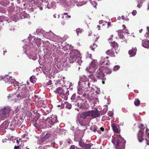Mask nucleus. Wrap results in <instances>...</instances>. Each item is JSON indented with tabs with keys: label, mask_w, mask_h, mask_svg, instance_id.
<instances>
[{
	"label": "nucleus",
	"mask_w": 149,
	"mask_h": 149,
	"mask_svg": "<svg viewBox=\"0 0 149 149\" xmlns=\"http://www.w3.org/2000/svg\"><path fill=\"white\" fill-rule=\"evenodd\" d=\"M112 141L115 146L116 149H124L125 141L120 135L113 137Z\"/></svg>",
	"instance_id": "1"
},
{
	"label": "nucleus",
	"mask_w": 149,
	"mask_h": 149,
	"mask_svg": "<svg viewBox=\"0 0 149 149\" xmlns=\"http://www.w3.org/2000/svg\"><path fill=\"white\" fill-rule=\"evenodd\" d=\"M70 62L73 63L76 61L79 65H80L82 62L80 57L79 52L77 50H72L70 54Z\"/></svg>",
	"instance_id": "2"
},
{
	"label": "nucleus",
	"mask_w": 149,
	"mask_h": 149,
	"mask_svg": "<svg viewBox=\"0 0 149 149\" xmlns=\"http://www.w3.org/2000/svg\"><path fill=\"white\" fill-rule=\"evenodd\" d=\"M90 83L89 82L87 83L86 86H79L78 85L77 89L78 94L80 95L83 94V96L84 97L86 96V94L88 95L89 92H90Z\"/></svg>",
	"instance_id": "3"
},
{
	"label": "nucleus",
	"mask_w": 149,
	"mask_h": 149,
	"mask_svg": "<svg viewBox=\"0 0 149 149\" xmlns=\"http://www.w3.org/2000/svg\"><path fill=\"white\" fill-rule=\"evenodd\" d=\"M11 110L10 107L6 106L2 108L0 111V121L8 117Z\"/></svg>",
	"instance_id": "4"
},
{
	"label": "nucleus",
	"mask_w": 149,
	"mask_h": 149,
	"mask_svg": "<svg viewBox=\"0 0 149 149\" xmlns=\"http://www.w3.org/2000/svg\"><path fill=\"white\" fill-rule=\"evenodd\" d=\"M67 89H63L61 87L58 88L55 91H54L56 93H58L60 96L66 100L68 99L67 96L69 94V91H67Z\"/></svg>",
	"instance_id": "5"
},
{
	"label": "nucleus",
	"mask_w": 149,
	"mask_h": 149,
	"mask_svg": "<svg viewBox=\"0 0 149 149\" xmlns=\"http://www.w3.org/2000/svg\"><path fill=\"white\" fill-rule=\"evenodd\" d=\"M98 111L97 110H91L85 112L81 115V117L83 119L85 118L87 116H91L93 118L98 116Z\"/></svg>",
	"instance_id": "6"
},
{
	"label": "nucleus",
	"mask_w": 149,
	"mask_h": 149,
	"mask_svg": "<svg viewBox=\"0 0 149 149\" xmlns=\"http://www.w3.org/2000/svg\"><path fill=\"white\" fill-rule=\"evenodd\" d=\"M57 119L56 115H52L50 117H48L45 120V124L47 127H50L57 122Z\"/></svg>",
	"instance_id": "7"
},
{
	"label": "nucleus",
	"mask_w": 149,
	"mask_h": 149,
	"mask_svg": "<svg viewBox=\"0 0 149 149\" xmlns=\"http://www.w3.org/2000/svg\"><path fill=\"white\" fill-rule=\"evenodd\" d=\"M3 80L5 81L6 82H8V83L10 84H11V86H13L15 89H16L17 87L18 88L19 87L18 86V83L16 81L15 79H13V78L11 77H9L7 76H6V77H4L3 78Z\"/></svg>",
	"instance_id": "8"
},
{
	"label": "nucleus",
	"mask_w": 149,
	"mask_h": 149,
	"mask_svg": "<svg viewBox=\"0 0 149 149\" xmlns=\"http://www.w3.org/2000/svg\"><path fill=\"white\" fill-rule=\"evenodd\" d=\"M28 92L29 91L26 88H24L19 93H17V99L18 100L26 98L28 95Z\"/></svg>",
	"instance_id": "9"
},
{
	"label": "nucleus",
	"mask_w": 149,
	"mask_h": 149,
	"mask_svg": "<svg viewBox=\"0 0 149 149\" xmlns=\"http://www.w3.org/2000/svg\"><path fill=\"white\" fill-rule=\"evenodd\" d=\"M97 64L96 60H93L90 66L88 67H87L86 70L89 73L93 72L96 68Z\"/></svg>",
	"instance_id": "10"
},
{
	"label": "nucleus",
	"mask_w": 149,
	"mask_h": 149,
	"mask_svg": "<svg viewBox=\"0 0 149 149\" xmlns=\"http://www.w3.org/2000/svg\"><path fill=\"white\" fill-rule=\"evenodd\" d=\"M105 68L103 67H100L97 70L96 72V76L99 79H102L104 80L105 79L104 77V70ZM105 79H104V80Z\"/></svg>",
	"instance_id": "11"
},
{
	"label": "nucleus",
	"mask_w": 149,
	"mask_h": 149,
	"mask_svg": "<svg viewBox=\"0 0 149 149\" xmlns=\"http://www.w3.org/2000/svg\"><path fill=\"white\" fill-rule=\"evenodd\" d=\"M43 36L46 38L51 39L54 41L57 40L56 38L57 36L51 32H45V33H44Z\"/></svg>",
	"instance_id": "12"
},
{
	"label": "nucleus",
	"mask_w": 149,
	"mask_h": 149,
	"mask_svg": "<svg viewBox=\"0 0 149 149\" xmlns=\"http://www.w3.org/2000/svg\"><path fill=\"white\" fill-rule=\"evenodd\" d=\"M79 144L84 149H94L93 144L91 143L87 144L83 142L82 140H81L79 141Z\"/></svg>",
	"instance_id": "13"
},
{
	"label": "nucleus",
	"mask_w": 149,
	"mask_h": 149,
	"mask_svg": "<svg viewBox=\"0 0 149 149\" xmlns=\"http://www.w3.org/2000/svg\"><path fill=\"white\" fill-rule=\"evenodd\" d=\"M88 81V78L85 75H83L80 78V81L78 82L79 86H86Z\"/></svg>",
	"instance_id": "14"
},
{
	"label": "nucleus",
	"mask_w": 149,
	"mask_h": 149,
	"mask_svg": "<svg viewBox=\"0 0 149 149\" xmlns=\"http://www.w3.org/2000/svg\"><path fill=\"white\" fill-rule=\"evenodd\" d=\"M31 41H33V42H35L36 43L38 46L40 45L41 44V39L39 38H37L35 39L34 37L31 38V39L29 41L30 43H32Z\"/></svg>",
	"instance_id": "15"
},
{
	"label": "nucleus",
	"mask_w": 149,
	"mask_h": 149,
	"mask_svg": "<svg viewBox=\"0 0 149 149\" xmlns=\"http://www.w3.org/2000/svg\"><path fill=\"white\" fill-rule=\"evenodd\" d=\"M143 130L142 129H141L139 131V133L138 134V138L140 142H141L142 141L144 140V139L143 138Z\"/></svg>",
	"instance_id": "16"
},
{
	"label": "nucleus",
	"mask_w": 149,
	"mask_h": 149,
	"mask_svg": "<svg viewBox=\"0 0 149 149\" xmlns=\"http://www.w3.org/2000/svg\"><path fill=\"white\" fill-rule=\"evenodd\" d=\"M8 98L9 99H10L11 100L17 102L18 99H17V95L16 93L15 94H11L9 95L8 96Z\"/></svg>",
	"instance_id": "17"
},
{
	"label": "nucleus",
	"mask_w": 149,
	"mask_h": 149,
	"mask_svg": "<svg viewBox=\"0 0 149 149\" xmlns=\"http://www.w3.org/2000/svg\"><path fill=\"white\" fill-rule=\"evenodd\" d=\"M142 46L145 48H149V40L145 39L142 41Z\"/></svg>",
	"instance_id": "18"
},
{
	"label": "nucleus",
	"mask_w": 149,
	"mask_h": 149,
	"mask_svg": "<svg viewBox=\"0 0 149 149\" xmlns=\"http://www.w3.org/2000/svg\"><path fill=\"white\" fill-rule=\"evenodd\" d=\"M111 126L112 129L114 132L118 133L120 130L118 129V127L117 126L115 123H113L111 124Z\"/></svg>",
	"instance_id": "19"
},
{
	"label": "nucleus",
	"mask_w": 149,
	"mask_h": 149,
	"mask_svg": "<svg viewBox=\"0 0 149 149\" xmlns=\"http://www.w3.org/2000/svg\"><path fill=\"white\" fill-rule=\"evenodd\" d=\"M109 57L108 56H107L106 58H102L101 62L104 65L105 64L106 65H109L110 64L108 60H106V59H107Z\"/></svg>",
	"instance_id": "20"
},
{
	"label": "nucleus",
	"mask_w": 149,
	"mask_h": 149,
	"mask_svg": "<svg viewBox=\"0 0 149 149\" xmlns=\"http://www.w3.org/2000/svg\"><path fill=\"white\" fill-rule=\"evenodd\" d=\"M17 121L15 120H13L11 122L10 124V126L13 127H17L19 126V125L17 124Z\"/></svg>",
	"instance_id": "21"
},
{
	"label": "nucleus",
	"mask_w": 149,
	"mask_h": 149,
	"mask_svg": "<svg viewBox=\"0 0 149 149\" xmlns=\"http://www.w3.org/2000/svg\"><path fill=\"white\" fill-rule=\"evenodd\" d=\"M49 134L47 133L46 135L42 139V141L43 143H45L46 141H48V138L50 136Z\"/></svg>",
	"instance_id": "22"
},
{
	"label": "nucleus",
	"mask_w": 149,
	"mask_h": 149,
	"mask_svg": "<svg viewBox=\"0 0 149 149\" xmlns=\"http://www.w3.org/2000/svg\"><path fill=\"white\" fill-rule=\"evenodd\" d=\"M136 48H133L129 51V54L131 56H134L136 54Z\"/></svg>",
	"instance_id": "23"
},
{
	"label": "nucleus",
	"mask_w": 149,
	"mask_h": 149,
	"mask_svg": "<svg viewBox=\"0 0 149 149\" xmlns=\"http://www.w3.org/2000/svg\"><path fill=\"white\" fill-rule=\"evenodd\" d=\"M29 58L32 59L33 60H36L37 58V57L36 54L34 53H32L29 54Z\"/></svg>",
	"instance_id": "24"
},
{
	"label": "nucleus",
	"mask_w": 149,
	"mask_h": 149,
	"mask_svg": "<svg viewBox=\"0 0 149 149\" xmlns=\"http://www.w3.org/2000/svg\"><path fill=\"white\" fill-rule=\"evenodd\" d=\"M146 136H145V139L147 142V144L148 145H149V133H148V131H149V129H148V128H146Z\"/></svg>",
	"instance_id": "25"
},
{
	"label": "nucleus",
	"mask_w": 149,
	"mask_h": 149,
	"mask_svg": "<svg viewBox=\"0 0 149 149\" xmlns=\"http://www.w3.org/2000/svg\"><path fill=\"white\" fill-rule=\"evenodd\" d=\"M94 132L95 131H97V133L100 134H102L101 131H103L104 130V128L103 127H101L100 129V130H97V127L96 126H94Z\"/></svg>",
	"instance_id": "26"
},
{
	"label": "nucleus",
	"mask_w": 149,
	"mask_h": 149,
	"mask_svg": "<svg viewBox=\"0 0 149 149\" xmlns=\"http://www.w3.org/2000/svg\"><path fill=\"white\" fill-rule=\"evenodd\" d=\"M111 45L115 50L117 49L118 45L117 43L113 41L111 43Z\"/></svg>",
	"instance_id": "27"
},
{
	"label": "nucleus",
	"mask_w": 149,
	"mask_h": 149,
	"mask_svg": "<svg viewBox=\"0 0 149 149\" xmlns=\"http://www.w3.org/2000/svg\"><path fill=\"white\" fill-rule=\"evenodd\" d=\"M45 32L43 30L41 29H38L36 30V32L37 34L38 35L42 34L43 36Z\"/></svg>",
	"instance_id": "28"
},
{
	"label": "nucleus",
	"mask_w": 149,
	"mask_h": 149,
	"mask_svg": "<svg viewBox=\"0 0 149 149\" xmlns=\"http://www.w3.org/2000/svg\"><path fill=\"white\" fill-rule=\"evenodd\" d=\"M107 54L110 55L111 56H114L113 52V50H108L107 52Z\"/></svg>",
	"instance_id": "29"
},
{
	"label": "nucleus",
	"mask_w": 149,
	"mask_h": 149,
	"mask_svg": "<svg viewBox=\"0 0 149 149\" xmlns=\"http://www.w3.org/2000/svg\"><path fill=\"white\" fill-rule=\"evenodd\" d=\"M89 77L90 78V79H92L93 80V82H95L96 81V80L95 78L94 77L93 75L92 74H91L89 75Z\"/></svg>",
	"instance_id": "30"
},
{
	"label": "nucleus",
	"mask_w": 149,
	"mask_h": 149,
	"mask_svg": "<svg viewBox=\"0 0 149 149\" xmlns=\"http://www.w3.org/2000/svg\"><path fill=\"white\" fill-rule=\"evenodd\" d=\"M134 104L136 106H139L140 104V101L137 99H135L134 102Z\"/></svg>",
	"instance_id": "31"
},
{
	"label": "nucleus",
	"mask_w": 149,
	"mask_h": 149,
	"mask_svg": "<svg viewBox=\"0 0 149 149\" xmlns=\"http://www.w3.org/2000/svg\"><path fill=\"white\" fill-rule=\"evenodd\" d=\"M83 31V29L80 28H78L76 29V32L77 35H78L79 34L81 33Z\"/></svg>",
	"instance_id": "32"
},
{
	"label": "nucleus",
	"mask_w": 149,
	"mask_h": 149,
	"mask_svg": "<svg viewBox=\"0 0 149 149\" xmlns=\"http://www.w3.org/2000/svg\"><path fill=\"white\" fill-rule=\"evenodd\" d=\"M147 32L145 34V37L146 38H149V27H147Z\"/></svg>",
	"instance_id": "33"
},
{
	"label": "nucleus",
	"mask_w": 149,
	"mask_h": 149,
	"mask_svg": "<svg viewBox=\"0 0 149 149\" xmlns=\"http://www.w3.org/2000/svg\"><path fill=\"white\" fill-rule=\"evenodd\" d=\"M97 46V45L95 43H93L92 45L90 46V48L91 50H94Z\"/></svg>",
	"instance_id": "34"
},
{
	"label": "nucleus",
	"mask_w": 149,
	"mask_h": 149,
	"mask_svg": "<svg viewBox=\"0 0 149 149\" xmlns=\"http://www.w3.org/2000/svg\"><path fill=\"white\" fill-rule=\"evenodd\" d=\"M30 79L31 82L34 83L36 80V79L34 76H31L30 78Z\"/></svg>",
	"instance_id": "35"
},
{
	"label": "nucleus",
	"mask_w": 149,
	"mask_h": 149,
	"mask_svg": "<svg viewBox=\"0 0 149 149\" xmlns=\"http://www.w3.org/2000/svg\"><path fill=\"white\" fill-rule=\"evenodd\" d=\"M70 47V45H67L66 46L64 47L63 48L65 50H66V51H68L69 52L70 50V48H69Z\"/></svg>",
	"instance_id": "36"
},
{
	"label": "nucleus",
	"mask_w": 149,
	"mask_h": 149,
	"mask_svg": "<svg viewBox=\"0 0 149 149\" xmlns=\"http://www.w3.org/2000/svg\"><path fill=\"white\" fill-rule=\"evenodd\" d=\"M120 67L118 65L115 66L113 68V70L114 71H116L118 70L120 68Z\"/></svg>",
	"instance_id": "37"
},
{
	"label": "nucleus",
	"mask_w": 149,
	"mask_h": 149,
	"mask_svg": "<svg viewBox=\"0 0 149 149\" xmlns=\"http://www.w3.org/2000/svg\"><path fill=\"white\" fill-rule=\"evenodd\" d=\"M52 84V81L51 80H49L48 82L46 83V85L45 86H48L49 85H51Z\"/></svg>",
	"instance_id": "38"
},
{
	"label": "nucleus",
	"mask_w": 149,
	"mask_h": 149,
	"mask_svg": "<svg viewBox=\"0 0 149 149\" xmlns=\"http://www.w3.org/2000/svg\"><path fill=\"white\" fill-rule=\"evenodd\" d=\"M91 3L94 7H95L97 5L96 2L95 1H92Z\"/></svg>",
	"instance_id": "39"
},
{
	"label": "nucleus",
	"mask_w": 149,
	"mask_h": 149,
	"mask_svg": "<svg viewBox=\"0 0 149 149\" xmlns=\"http://www.w3.org/2000/svg\"><path fill=\"white\" fill-rule=\"evenodd\" d=\"M113 114V113L112 111H109L108 113V115L110 116H112Z\"/></svg>",
	"instance_id": "40"
},
{
	"label": "nucleus",
	"mask_w": 149,
	"mask_h": 149,
	"mask_svg": "<svg viewBox=\"0 0 149 149\" xmlns=\"http://www.w3.org/2000/svg\"><path fill=\"white\" fill-rule=\"evenodd\" d=\"M54 3V2H52L51 3V6H50L49 5H48L47 6V7L48 8H51L53 6Z\"/></svg>",
	"instance_id": "41"
},
{
	"label": "nucleus",
	"mask_w": 149,
	"mask_h": 149,
	"mask_svg": "<svg viewBox=\"0 0 149 149\" xmlns=\"http://www.w3.org/2000/svg\"><path fill=\"white\" fill-rule=\"evenodd\" d=\"M105 72L107 74H109L111 73V71L108 69L107 68L105 70Z\"/></svg>",
	"instance_id": "42"
},
{
	"label": "nucleus",
	"mask_w": 149,
	"mask_h": 149,
	"mask_svg": "<svg viewBox=\"0 0 149 149\" xmlns=\"http://www.w3.org/2000/svg\"><path fill=\"white\" fill-rule=\"evenodd\" d=\"M96 90L95 91L96 92V93L97 94H99L100 92V88L97 87L96 88Z\"/></svg>",
	"instance_id": "43"
},
{
	"label": "nucleus",
	"mask_w": 149,
	"mask_h": 149,
	"mask_svg": "<svg viewBox=\"0 0 149 149\" xmlns=\"http://www.w3.org/2000/svg\"><path fill=\"white\" fill-rule=\"evenodd\" d=\"M76 95L74 94L71 97V99L72 100H74L75 98Z\"/></svg>",
	"instance_id": "44"
},
{
	"label": "nucleus",
	"mask_w": 149,
	"mask_h": 149,
	"mask_svg": "<svg viewBox=\"0 0 149 149\" xmlns=\"http://www.w3.org/2000/svg\"><path fill=\"white\" fill-rule=\"evenodd\" d=\"M66 107L69 109H70L71 108V105L70 104H68L66 105Z\"/></svg>",
	"instance_id": "45"
},
{
	"label": "nucleus",
	"mask_w": 149,
	"mask_h": 149,
	"mask_svg": "<svg viewBox=\"0 0 149 149\" xmlns=\"http://www.w3.org/2000/svg\"><path fill=\"white\" fill-rule=\"evenodd\" d=\"M140 3H139L137 5V7L139 8H140L141 7V6L142 4V2H141V0H140Z\"/></svg>",
	"instance_id": "46"
},
{
	"label": "nucleus",
	"mask_w": 149,
	"mask_h": 149,
	"mask_svg": "<svg viewBox=\"0 0 149 149\" xmlns=\"http://www.w3.org/2000/svg\"><path fill=\"white\" fill-rule=\"evenodd\" d=\"M76 148H77V147L74 145H72L71 146L70 149H75Z\"/></svg>",
	"instance_id": "47"
},
{
	"label": "nucleus",
	"mask_w": 149,
	"mask_h": 149,
	"mask_svg": "<svg viewBox=\"0 0 149 149\" xmlns=\"http://www.w3.org/2000/svg\"><path fill=\"white\" fill-rule=\"evenodd\" d=\"M136 13L137 12L136 10H134L132 11V14L133 15H135L136 14Z\"/></svg>",
	"instance_id": "48"
},
{
	"label": "nucleus",
	"mask_w": 149,
	"mask_h": 149,
	"mask_svg": "<svg viewBox=\"0 0 149 149\" xmlns=\"http://www.w3.org/2000/svg\"><path fill=\"white\" fill-rule=\"evenodd\" d=\"M60 130V129H58V127H56V128L54 129V131L56 132H58Z\"/></svg>",
	"instance_id": "49"
},
{
	"label": "nucleus",
	"mask_w": 149,
	"mask_h": 149,
	"mask_svg": "<svg viewBox=\"0 0 149 149\" xmlns=\"http://www.w3.org/2000/svg\"><path fill=\"white\" fill-rule=\"evenodd\" d=\"M122 31H124V32L125 33H128L127 30V29H124Z\"/></svg>",
	"instance_id": "50"
},
{
	"label": "nucleus",
	"mask_w": 149,
	"mask_h": 149,
	"mask_svg": "<svg viewBox=\"0 0 149 149\" xmlns=\"http://www.w3.org/2000/svg\"><path fill=\"white\" fill-rule=\"evenodd\" d=\"M20 146H15L14 147L15 149H19V148Z\"/></svg>",
	"instance_id": "51"
},
{
	"label": "nucleus",
	"mask_w": 149,
	"mask_h": 149,
	"mask_svg": "<svg viewBox=\"0 0 149 149\" xmlns=\"http://www.w3.org/2000/svg\"><path fill=\"white\" fill-rule=\"evenodd\" d=\"M79 123L81 125H83L82 122L81 121H79Z\"/></svg>",
	"instance_id": "52"
},
{
	"label": "nucleus",
	"mask_w": 149,
	"mask_h": 149,
	"mask_svg": "<svg viewBox=\"0 0 149 149\" xmlns=\"http://www.w3.org/2000/svg\"><path fill=\"white\" fill-rule=\"evenodd\" d=\"M113 35H111L110 36L109 38V40H111L112 39V38L113 37Z\"/></svg>",
	"instance_id": "53"
},
{
	"label": "nucleus",
	"mask_w": 149,
	"mask_h": 149,
	"mask_svg": "<svg viewBox=\"0 0 149 149\" xmlns=\"http://www.w3.org/2000/svg\"><path fill=\"white\" fill-rule=\"evenodd\" d=\"M104 22V21L103 20H100V21L99 22V23L100 24H101L102 23H103Z\"/></svg>",
	"instance_id": "54"
},
{
	"label": "nucleus",
	"mask_w": 149,
	"mask_h": 149,
	"mask_svg": "<svg viewBox=\"0 0 149 149\" xmlns=\"http://www.w3.org/2000/svg\"><path fill=\"white\" fill-rule=\"evenodd\" d=\"M111 24V23L110 22H109L108 23H107V25H108V28H109V26H110Z\"/></svg>",
	"instance_id": "55"
},
{
	"label": "nucleus",
	"mask_w": 149,
	"mask_h": 149,
	"mask_svg": "<svg viewBox=\"0 0 149 149\" xmlns=\"http://www.w3.org/2000/svg\"><path fill=\"white\" fill-rule=\"evenodd\" d=\"M67 18H70L71 17V16L70 15H68L66 17Z\"/></svg>",
	"instance_id": "56"
},
{
	"label": "nucleus",
	"mask_w": 149,
	"mask_h": 149,
	"mask_svg": "<svg viewBox=\"0 0 149 149\" xmlns=\"http://www.w3.org/2000/svg\"><path fill=\"white\" fill-rule=\"evenodd\" d=\"M97 27L98 28V30H100V25H97Z\"/></svg>",
	"instance_id": "57"
},
{
	"label": "nucleus",
	"mask_w": 149,
	"mask_h": 149,
	"mask_svg": "<svg viewBox=\"0 0 149 149\" xmlns=\"http://www.w3.org/2000/svg\"><path fill=\"white\" fill-rule=\"evenodd\" d=\"M26 46H27V45H25V46H24V47H23L24 49H26V48H28L27 47H28V46L26 47Z\"/></svg>",
	"instance_id": "58"
},
{
	"label": "nucleus",
	"mask_w": 149,
	"mask_h": 149,
	"mask_svg": "<svg viewBox=\"0 0 149 149\" xmlns=\"http://www.w3.org/2000/svg\"><path fill=\"white\" fill-rule=\"evenodd\" d=\"M121 18L123 20H124L125 19V17H124V16H122V17H121Z\"/></svg>",
	"instance_id": "59"
},
{
	"label": "nucleus",
	"mask_w": 149,
	"mask_h": 149,
	"mask_svg": "<svg viewBox=\"0 0 149 149\" xmlns=\"http://www.w3.org/2000/svg\"><path fill=\"white\" fill-rule=\"evenodd\" d=\"M124 28V29H126V26H125V25H123L122 26Z\"/></svg>",
	"instance_id": "60"
},
{
	"label": "nucleus",
	"mask_w": 149,
	"mask_h": 149,
	"mask_svg": "<svg viewBox=\"0 0 149 149\" xmlns=\"http://www.w3.org/2000/svg\"><path fill=\"white\" fill-rule=\"evenodd\" d=\"M143 31V29H140L139 30V32L140 33H141Z\"/></svg>",
	"instance_id": "61"
},
{
	"label": "nucleus",
	"mask_w": 149,
	"mask_h": 149,
	"mask_svg": "<svg viewBox=\"0 0 149 149\" xmlns=\"http://www.w3.org/2000/svg\"><path fill=\"white\" fill-rule=\"evenodd\" d=\"M68 14V13H64V15H66Z\"/></svg>",
	"instance_id": "62"
},
{
	"label": "nucleus",
	"mask_w": 149,
	"mask_h": 149,
	"mask_svg": "<svg viewBox=\"0 0 149 149\" xmlns=\"http://www.w3.org/2000/svg\"><path fill=\"white\" fill-rule=\"evenodd\" d=\"M77 98H78V99L80 100V97L79 96H77L76 97Z\"/></svg>",
	"instance_id": "63"
},
{
	"label": "nucleus",
	"mask_w": 149,
	"mask_h": 149,
	"mask_svg": "<svg viewBox=\"0 0 149 149\" xmlns=\"http://www.w3.org/2000/svg\"><path fill=\"white\" fill-rule=\"evenodd\" d=\"M7 52V51H3V55H4V54H5V53Z\"/></svg>",
	"instance_id": "64"
}]
</instances>
